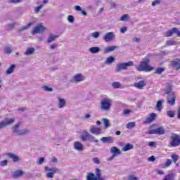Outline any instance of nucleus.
I'll return each instance as SVG.
<instances>
[{
    "label": "nucleus",
    "mask_w": 180,
    "mask_h": 180,
    "mask_svg": "<svg viewBox=\"0 0 180 180\" xmlns=\"http://www.w3.org/2000/svg\"><path fill=\"white\" fill-rule=\"evenodd\" d=\"M103 39L106 43H109V41H112L116 39V35L113 32H108L103 36Z\"/></svg>",
    "instance_id": "10"
},
{
    "label": "nucleus",
    "mask_w": 180,
    "mask_h": 180,
    "mask_svg": "<svg viewBox=\"0 0 180 180\" xmlns=\"http://www.w3.org/2000/svg\"><path fill=\"white\" fill-rule=\"evenodd\" d=\"M120 83L117 82H114L112 83V88H115V89H117L118 88H120Z\"/></svg>",
    "instance_id": "41"
},
{
    "label": "nucleus",
    "mask_w": 180,
    "mask_h": 180,
    "mask_svg": "<svg viewBox=\"0 0 180 180\" xmlns=\"http://www.w3.org/2000/svg\"><path fill=\"white\" fill-rule=\"evenodd\" d=\"M120 20H121V22H127V20H129V15H127V14L123 15L120 18Z\"/></svg>",
    "instance_id": "40"
},
{
    "label": "nucleus",
    "mask_w": 180,
    "mask_h": 180,
    "mask_svg": "<svg viewBox=\"0 0 180 180\" xmlns=\"http://www.w3.org/2000/svg\"><path fill=\"white\" fill-rule=\"evenodd\" d=\"M110 153H112V155L110 158V161H112V160H113V158H115V157H116V155H120L122 152L120 150L119 148H117V147L113 146L110 149Z\"/></svg>",
    "instance_id": "13"
},
{
    "label": "nucleus",
    "mask_w": 180,
    "mask_h": 180,
    "mask_svg": "<svg viewBox=\"0 0 180 180\" xmlns=\"http://www.w3.org/2000/svg\"><path fill=\"white\" fill-rule=\"evenodd\" d=\"M86 179L87 180H91V172L87 173Z\"/></svg>",
    "instance_id": "63"
},
{
    "label": "nucleus",
    "mask_w": 180,
    "mask_h": 180,
    "mask_svg": "<svg viewBox=\"0 0 180 180\" xmlns=\"http://www.w3.org/2000/svg\"><path fill=\"white\" fill-rule=\"evenodd\" d=\"M120 33H126L127 32V27H122L120 30Z\"/></svg>",
    "instance_id": "55"
},
{
    "label": "nucleus",
    "mask_w": 180,
    "mask_h": 180,
    "mask_svg": "<svg viewBox=\"0 0 180 180\" xmlns=\"http://www.w3.org/2000/svg\"><path fill=\"white\" fill-rule=\"evenodd\" d=\"M180 60L179 59H176V60H173L172 62V65L173 67H175V68L176 70H180V64H179Z\"/></svg>",
    "instance_id": "28"
},
{
    "label": "nucleus",
    "mask_w": 180,
    "mask_h": 180,
    "mask_svg": "<svg viewBox=\"0 0 180 180\" xmlns=\"http://www.w3.org/2000/svg\"><path fill=\"white\" fill-rule=\"evenodd\" d=\"M176 44V41L174 40H168L166 41V46L168 47L169 46H175Z\"/></svg>",
    "instance_id": "37"
},
{
    "label": "nucleus",
    "mask_w": 180,
    "mask_h": 180,
    "mask_svg": "<svg viewBox=\"0 0 180 180\" xmlns=\"http://www.w3.org/2000/svg\"><path fill=\"white\" fill-rule=\"evenodd\" d=\"M174 29H176V31H174V33H176L178 37H180V31L178 30V28L174 27Z\"/></svg>",
    "instance_id": "61"
},
{
    "label": "nucleus",
    "mask_w": 180,
    "mask_h": 180,
    "mask_svg": "<svg viewBox=\"0 0 180 180\" xmlns=\"http://www.w3.org/2000/svg\"><path fill=\"white\" fill-rule=\"evenodd\" d=\"M112 108V99L109 98H105L101 101L100 109L101 110H105V112H109Z\"/></svg>",
    "instance_id": "3"
},
{
    "label": "nucleus",
    "mask_w": 180,
    "mask_h": 180,
    "mask_svg": "<svg viewBox=\"0 0 180 180\" xmlns=\"http://www.w3.org/2000/svg\"><path fill=\"white\" fill-rule=\"evenodd\" d=\"M15 22L8 24L7 26H6L7 30H12V29H13V27H15Z\"/></svg>",
    "instance_id": "44"
},
{
    "label": "nucleus",
    "mask_w": 180,
    "mask_h": 180,
    "mask_svg": "<svg viewBox=\"0 0 180 180\" xmlns=\"http://www.w3.org/2000/svg\"><path fill=\"white\" fill-rule=\"evenodd\" d=\"M58 36L57 35H50L47 39V43H51L52 41H56V39H57Z\"/></svg>",
    "instance_id": "34"
},
{
    "label": "nucleus",
    "mask_w": 180,
    "mask_h": 180,
    "mask_svg": "<svg viewBox=\"0 0 180 180\" xmlns=\"http://www.w3.org/2000/svg\"><path fill=\"white\" fill-rule=\"evenodd\" d=\"M75 11H82V8L81 6H76L75 7Z\"/></svg>",
    "instance_id": "62"
},
{
    "label": "nucleus",
    "mask_w": 180,
    "mask_h": 180,
    "mask_svg": "<svg viewBox=\"0 0 180 180\" xmlns=\"http://www.w3.org/2000/svg\"><path fill=\"white\" fill-rule=\"evenodd\" d=\"M11 53H12V49H11V48H9V47H6L5 53L6 54H11Z\"/></svg>",
    "instance_id": "54"
},
{
    "label": "nucleus",
    "mask_w": 180,
    "mask_h": 180,
    "mask_svg": "<svg viewBox=\"0 0 180 180\" xmlns=\"http://www.w3.org/2000/svg\"><path fill=\"white\" fill-rule=\"evenodd\" d=\"M127 180H139V178H137L134 175H129V176H128Z\"/></svg>",
    "instance_id": "48"
},
{
    "label": "nucleus",
    "mask_w": 180,
    "mask_h": 180,
    "mask_svg": "<svg viewBox=\"0 0 180 180\" xmlns=\"http://www.w3.org/2000/svg\"><path fill=\"white\" fill-rule=\"evenodd\" d=\"M23 175V171L22 170H17L13 172V178H19V176H22Z\"/></svg>",
    "instance_id": "30"
},
{
    "label": "nucleus",
    "mask_w": 180,
    "mask_h": 180,
    "mask_svg": "<svg viewBox=\"0 0 180 180\" xmlns=\"http://www.w3.org/2000/svg\"><path fill=\"white\" fill-rule=\"evenodd\" d=\"M127 129H133L134 127H136V123L134 122H129L126 125Z\"/></svg>",
    "instance_id": "39"
},
{
    "label": "nucleus",
    "mask_w": 180,
    "mask_h": 180,
    "mask_svg": "<svg viewBox=\"0 0 180 180\" xmlns=\"http://www.w3.org/2000/svg\"><path fill=\"white\" fill-rule=\"evenodd\" d=\"M148 134H158L159 136H162V134H165V129L164 127H160L155 129L150 130Z\"/></svg>",
    "instance_id": "9"
},
{
    "label": "nucleus",
    "mask_w": 180,
    "mask_h": 180,
    "mask_svg": "<svg viewBox=\"0 0 180 180\" xmlns=\"http://www.w3.org/2000/svg\"><path fill=\"white\" fill-rule=\"evenodd\" d=\"M15 123V120L13 118H5L4 120L0 122V130L5 129L7 126H11Z\"/></svg>",
    "instance_id": "8"
},
{
    "label": "nucleus",
    "mask_w": 180,
    "mask_h": 180,
    "mask_svg": "<svg viewBox=\"0 0 180 180\" xmlns=\"http://www.w3.org/2000/svg\"><path fill=\"white\" fill-rule=\"evenodd\" d=\"M160 4H161V1L155 0L152 2V6H155V5H160Z\"/></svg>",
    "instance_id": "53"
},
{
    "label": "nucleus",
    "mask_w": 180,
    "mask_h": 180,
    "mask_svg": "<svg viewBox=\"0 0 180 180\" xmlns=\"http://www.w3.org/2000/svg\"><path fill=\"white\" fill-rule=\"evenodd\" d=\"M19 2H22V0H8V4H19Z\"/></svg>",
    "instance_id": "50"
},
{
    "label": "nucleus",
    "mask_w": 180,
    "mask_h": 180,
    "mask_svg": "<svg viewBox=\"0 0 180 180\" xmlns=\"http://www.w3.org/2000/svg\"><path fill=\"white\" fill-rule=\"evenodd\" d=\"M35 49L33 47H29L27 49L26 51L24 53L25 56H32L34 54Z\"/></svg>",
    "instance_id": "23"
},
{
    "label": "nucleus",
    "mask_w": 180,
    "mask_h": 180,
    "mask_svg": "<svg viewBox=\"0 0 180 180\" xmlns=\"http://www.w3.org/2000/svg\"><path fill=\"white\" fill-rule=\"evenodd\" d=\"M167 116H169V117H175V111L174 110L167 111Z\"/></svg>",
    "instance_id": "42"
},
{
    "label": "nucleus",
    "mask_w": 180,
    "mask_h": 180,
    "mask_svg": "<svg viewBox=\"0 0 180 180\" xmlns=\"http://www.w3.org/2000/svg\"><path fill=\"white\" fill-rule=\"evenodd\" d=\"M16 69V65L12 64L6 71V74L7 75H9L10 74H12L13 71Z\"/></svg>",
    "instance_id": "21"
},
{
    "label": "nucleus",
    "mask_w": 180,
    "mask_h": 180,
    "mask_svg": "<svg viewBox=\"0 0 180 180\" xmlns=\"http://www.w3.org/2000/svg\"><path fill=\"white\" fill-rule=\"evenodd\" d=\"M134 86L135 88H137L138 89H143L144 86H146V82L141 80L139 81V82H136L134 84Z\"/></svg>",
    "instance_id": "20"
},
{
    "label": "nucleus",
    "mask_w": 180,
    "mask_h": 180,
    "mask_svg": "<svg viewBox=\"0 0 180 180\" xmlns=\"http://www.w3.org/2000/svg\"><path fill=\"white\" fill-rule=\"evenodd\" d=\"M91 180H105L103 177H102L101 169L96 168L95 173H91Z\"/></svg>",
    "instance_id": "7"
},
{
    "label": "nucleus",
    "mask_w": 180,
    "mask_h": 180,
    "mask_svg": "<svg viewBox=\"0 0 180 180\" xmlns=\"http://www.w3.org/2000/svg\"><path fill=\"white\" fill-rule=\"evenodd\" d=\"M172 164V160L171 159H167L166 163H165V167H169Z\"/></svg>",
    "instance_id": "58"
},
{
    "label": "nucleus",
    "mask_w": 180,
    "mask_h": 180,
    "mask_svg": "<svg viewBox=\"0 0 180 180\" xmlns=\"http://www.w3.org/2000/svg\"><path fill=\"white\" fill-rule=\"evenodd\" d=\"M57 47H58V45L54 43L50 46L49 49H51V50H55V49H57Z\"/></svg>",
    "instance_id": "51"
},
{
    "label": "nucleus",
    "mask_w": 180,
    "mask_h": 180,
    "mask_svg": "<svg viewBox=\"0 0 180 180\" xmlns=\"http://www.w3.org/2000/svg\"><path fill=\"white\" fill-rule=\"evenodd\" d=\"M123 115H130V110H124Z\"/></svg>",
    "instance_id": "60"
},
{
    "label": "nucleus",
    "mask_w": 180,
    "mask_h": 180,
    "mask_svg": "<svg viewBox=\"0 0 180 180\" xmlns=\"http://www.w3.org/2000/svg\"><path fill=\"white\" fill-rule=\"evenodd\" d=\"M165 71V68H158L155 72V74H162Z\"/></svg>",
    "instance_id": "38"
},
{
    "label": "nucleus",
    "mask_w": 180,
    "mask_h": 180,
    "mask_svg": "<svg viewBox=\"0 0 180 180\" xmlns=\"http://www.w3.org/2000/svg\"><path fill=\"white\" fill-rule=\"evenodd\" d=\"M44 30H46V27H44L42 24H39L37 27H34L32 31V34L43 33Z\"/></svg>",
    "instance_id": "11"
},
{
    "label": "nucleus",
    "mask_w": 180,
    "mask_h": 180,
    "mask_svg": "<svg viewBox=\"0 0 180 180\" xmlns=\"http://www.w3.org/2000/svg\"><path fill=\"white\" fill-rule=\"evenodd\" d=\"M101 141L106 144H112L115 141V138L112 136H104L101 139Z\"/></svg>",
    "instance_id": "16"
},
{
    "label": "nucleus",
    "mask_w": 180,
    "mask_h": 180,
    "mask_svg": "<svg viewBox=\"0 0 180 180\" xmlns=\"http://www.w3.org/2000/svg\"><path fill=\"white\" fill-rule=\"evenodd\" d=\"M155 117H157V114L151 113L150 116L146 119L145 123H152V122H154V120H155Z\"/></svg>",
    "instance_id": "19"
},
{
    "label": "nucleus",
    "mask_w": 180,
    "mask_h": 180,
    "mask_svg": "<svg viewBox=\"0 0 180 180\" xmlns=\"http://www.w3.org/2000/svg\"><path fill=\"white\" fill-rule=\"evenodd\" d=\"M6 155L13 160V162H19V161H20L19 156L12 153H6Z\"/></svg>",
    "instance_id": "15"
},
{
    "label": "nucleus",
    "mask_w": 180,
    "mask_h": 180,
    "mask_svg": "<svg viewBox=\"0 0 180 180\" xmlns=\"http://www.w3.org/2000/svg\"><path fill=\"white\" fill-rule=\"evenodd\" d=\"M176 31V30L175 29V27H173L172 30L167 31L165 33V37H171V36H172V34H174V33H175Z\"/></svg>",
    "instance_id": "25"
},
{
    "label": "nucleus",
    "mask_w": 180,
    "mask_h": 180,
    "mask_svg": "<svg viewBox=\"0 0 180 180\" xmlns=\"http://www.w3.org/2000/svg\"><path fill=\"white\" fill-rule=\"evenodd\" d=\"M33 25H34V21L28 23V24L27 25V26L21 27L19 29V32H23V31H25V30H26L27 29V27H30V26H33Z\"/></svg>",
    "instance_id": "32"
},
{
    "label": "nucleus",
    "mask_w": 180,
    "mask_h": 180,
    "mask_svg": "<svg viewBox=\"0 0 180 180\" xmlns=\"http://www.w3.org/2000/svg\"><path fill=\"white\" fill-rule=\"evenodd\" d=\"M175 101H176V96L174 93H170L167 94V103L174 106L175 105Z\"/></svg>",
    "instance_id": "12"
},
{
    "label": "nucleus",
    "mask_w": 180,
    "mask_h": 180,
    "mask_svg": "<svg viewBox=\"0 0 180 180\" xmlns=\"http://www.w3.org/2000/svg\"><path fill=\"white\" fill-rule=\"evenodd\" d=\"M165 94H167V95H169V94H174V92H172V85L169 84H166Z\"/></svg>",
    "instance_id": "27"
},
{
    "label": "nucleus",
    "mask_w": 180,
    "mask_h": 180,
    "mask_svg": "<svg viewBox=\"0 0 180 180\" xmlns=\"http://www.w3.org/2000/svg\"><path fill=\"white\" fill-rule=\"evenodd\" d=\"M58 108H64L65 106V104L67 103V101L64 98H61L60 97L58 98Z\"/></svg>",
    "instance_id": "22"
},
{
    "label": "nucleus",
    "mask_w": 180,
    "mask_h": 180,
    "mask_svg": "<svg viewBox=\"0 0 180 180\" xmlns=\"http://www.w3.org/2000/svg\"><path fill=\"white\" fill-rule=\"evenodd\" d=\"M41 9H43V4H41L40 6L36 7L35 13H39Z\"/></svg>",
    "instance_id": "49"
},
{
    "label": "nucleus",
    "mask_w": 180,
    "mask_h": 180,
    "mask_svg": "<svg viewBox=\"0 0 180 180\" xmlns=\"http://www.w3.org/2000/svg\"><path fill=\"white\" fill-rule=\"evenodd\" d=\"M162 103H164V100H160L157 102L156 108L157 110H161V107L162 106Z\"/></svg>",
    "instance_id": "35"
},
{
    "label": "nucleus",
    "mask_w": 180,
    "mask_h": 180,
    "mask_svg": "<svg viewBox=\"0 0 180 180\" xmlns=\"http://www.w3.org/2000/svg\"><path fill=\"white\" fill-rule=\"evenodd\" d=\"M172 159L173 160V162L175 163L178 160H179V156L176 154L172 155Z\"/></svg>",
    "instance_id": "43"
},
{
    "label": "nucleus",
    "mask_w": 180,
    "mask_h": 180,
    "mask_svg": "<svg viewBox=\"0 0 180 180\" xmlns=\"http://www.w3.org/2000/svg\"><path fill=\"white\" fill-rule=\"evenodd\" d=\"M45 172H46V177L53 179L54 178L55 174H60L61 172V170L57 167H44Z\"/></svg>",
    "instance_id": "4"
},
{
    "label": "nucleus",
    "mask_w": 180,
    "mask_h": 180,
    "mask_svg": "<svg viewBox=\"0 0 180 180\" xmlns=\"http://www.w3.org/2000/svg\"><path fill=\"white\" fill-rule=\"evenodd\" d=\"M148 161H150L151 162H154V161H155V157H154V156H150V157L148 158Z\"/></svg>",
    "instance_id": "59"
},
{
    "label": "nucleus",
    "mask_w": 180,
    "mask_h": 180,
    "mask_svg": "<svg viewBox=\"0 0 180 180\" xmlns=\"http://www.w3.org/2000/svg\"><path fill=\"white\" fill-rule=\"evenodd\" d=\"M81 81H84V76L80 73L75 75L73 78L70 79L72 84H75V82H81Z\"/></svg>",
    "instance_id": "14"
},
{
    "label": "nucleus",
    "mask_w": 180,
    "mask_h": 180,
    "mask_svg": "<svg viewBox=\"0 0 180 180\" xmlns=\"http://www.w3.org/2000/svg\"><path fill=\"white\" fill-rule=\"evenodd\" d=\"M111 8L112 9H115V8H116V4L115 3H111Z\"/></svg>",
    "instance_id": "64"
},
{
    "label": "nucleus",
    "mask_w": 180,
    "mask_h": 180,
    "mask_svg": "<svg viewBox=\"0 0 180 180\" xmlns=\"http://www.w3.org/2000/svg\"><path fill=\"white\" fill-rule=\"evenodd\" d=\"M116 49H119V46H110L105 49L104 53H110L112 51H114V50H116Z\"/></svg>",
    "instance_id": "24"
},
{
    "label": "nucleus",
    "mask_w": 180,
    "mask_h": 180,
    "mask_svg": "<svg viewBox=\"0 0 180 180\" xmlns=\"http://www.w3.org/2000/svg\"><path fill=\"white\" fill-rule=\"evenodd\" d=\"M101 131H102L101 128L94 127L91 129V133L93 134H101Z\"/></svg>",
    "instance_id": "26"
},
{
    "label": "nucleus",
    "mask_w": 180,
    "mask_h": 180,
    "mask_svg": "<svg viewBox=\"0 0 180 180\" xmlns=\"http://www.w3.org/2000/svg\"><path fill=\"white\" fill-rule=\"evenodd\" d=\"M43 162H44V158H39V162H37V164L38 165H41V164H43Z\"/></svg>",
    "instance_id": "52"
},
{
    "label": "nucleus",
    "mask_w": 180,
    "mask_h": 180,
    "mask_svg": "<svg viewBox=\"0 0 180 180\" xmlns=\"http://www.w3.org/2000/svg\"><path fill=\"white\" fill-rule=\"evenodd\" d=\"M20 126V123L18 122L11 127V131L14 136H25L30 133V131L27 129H19Z\"/></svg>",
    "instance_id": "2"
},
{
    "label": "nucleus",
    "mask_w": 180,
    "mask_h": 180,
    "mask_svg": "<svg viewBox=\"0 0 180 180\" xmlns=\"http://www.w3.org/2000/svg\"><path fill=\"white\" fill-rule=\"evenodd\" d=\"M137 71H145V72H149V71H153L154 68L150 65V58L146 57L142 59L140 65L136 67Z\"/></svg>",
    "instance_id": "1"
},
{
    "label": "nucleus",
    "mask_w": 180,
    "mask_h": 180,
    "mask_svg": "<svg viewBox=\"0 0 180 180\" xmlns=\"http://www.w3.org/2000/svg\"><path fill=\"white\" fill-rule=\"evenodd\" d=\"M92 161L94 162V164H99L101 162V160H99V158H94Z\"/></svg>",
    "instance_id": "56"
},
{
    "label": "nucleus",
    "mask_w": 180,
    "mask_h": 180,
    "mask_svg": "<svg viewBox=\"0 0 180 180\" xmlns=\"http://www.w3.org/2000/svg\"><path fill=\"white\" fill-rule=\"evenodd\" d=\"M170 146L172 147H178L180 145V136L176 134H172Z\"/></svg>",
    "instance_id": "6"
},
{
    "label": "nucleus",
    "mask_w": 180,
    "mask_h": 180,
    "mask_svg": "<svg viewBox=\"0 0 180 180\" xmlns=\"http://www.w3.org/2000/svg\"><path fill=\"white\" fill-rule=\"evenodd\" d=\"M0 165H1V167H5V166L8 165V160H5L1 161L0 162Z\"/></svg>",
    "instance_id": "57"
},
{
    "label": "nucleus",
    "mask_w": 180,
    "mask_h": 180,
    "mask_svg": "<svg viewBox=\"0 0 180 180\" xmlns=\"http://www.w3.org/2000/svg\"><path fill=\"white\" fill-rule=\"evenodd\" d=\"M132 65H134V63L133 61L119 63L116 65L115 71L116 72H120V71L127 70L128 67H132Z\"/></svg>",
    "instance_id": "5"
},
{
    "label": "nucleus",
    "mask_w": 180,
    "mask_h": 180,
    "mask_svg": "<svg viewBox=\"0 0 180 180\" xmlns=\"http://www.w3.org/2000/svg\"><path fill=\"white\" fill-rule=\"evenodd\" d=\"M68 20L70 23H74L75 18L72 15H70L68 16Z\"/></svg>",
    "instance_id": "45"
},
{
    "label": "nucleus",
    "mask_w": 180,
    "mask_h": 180,
    "mask_svg": "<svg viewBox=\"0 0 180 180\" xmlns=\"http://www.w3.org/2000/svg\"><path fill=\"white\" fill-rule=\"evenodd\" d=\"M74 148L76 151H84V145L79 141H75L74 143Z\"/></svg>",
    "instance_id": "17"
},
{
    "label": "nucleus",
    "mask_w": 180,
    "mask_h": 180,
    "mask_svg": "<svg viewBox=\"0 0 180 180\" xmlns=\"http://www.w3.org/2000/svg\"><path fill=\"white\" fill-rule=\"evenodd\" d=\"M112 63H115V58L113 56H110L105 60L104 64L109 65L112 64Z\"/></svg>",
    "instance_id": "31"
},
{
    "label": "nucleus",
    "mask_w": 180,
    "mask_h": 180,
    "mask_svg": "<svg viewBox=\"0 0 180 180\" xmlns=\"http://www.w3.org/2000/svg\"><path fill=\"white\" fill-rule=\"evenodd\" d=\"M101 51V48L99 47H91V53L93 54H96L97 53H99Z\"/></svg>",
    "instance_id": "36"
},
{
    "label": "nucleus",
    "mask_w": 180,
    "mask_h": 180,
    "mask_svg": "<svg viewBox=\"0 0 180 180\" xmlns=\"http://www.w3.org/2000/svg\"><path fill=\"white\" fill-rule=\"evenodd\" d=\"M102 120L103 121L104 129H108V127H110V122L109 120H108L106 118H103Z\"/></svg>",
    "instance_id": "33"
},
{
    "label": "nucleus",
    "mask_w": 180,
    "mask_h": 180,
    "mask_svg": "<svg viewBox=\"0 0 180 180\" xmlns=\"http://www.w3.org/2000/svg\"><path fill=\"white\" fill-rule=\"evenodd\" d=\"M80 140H82V141H88V140H89V132L83 131L80 135Z\"/></svg>",
    "instance_id": "18"
},
{
    "label": "nucleus",
    "mask_w": 180,
    "mask_h": 180,
    "mask_svg": "<svg viewBox=\"0 0 180 180\" xmlns=\"http://www.w3.org/2000/svg\"><path fill=\"white\" fill-rule=\"evenodd\" d=\"M134 146L131 143H127L125 146L122 148V151H129V150H133Z\"/></svg>",
    "instance_id": "29"
},
{
    "label": "nucleus",
    "mask_w": 180,
    "mask_h": 180,
    "mask_svg": "<svg viewBox=\"0 0 180 180\" xmlns=\"http://www.w3.org/2000/svg\"><path fill=\"white\" fill-rule=\"evenodd\" d=\"M100 35L101 32H95L92 33V37H94V39H98V37H99Z\"/></svg>",
    "instance_id": "46"
},
{
    "label": "nucleus",
    "mask_w": 180,
    "mask_h": 180,
    "mask_svg": "<svg viewBox=\"0 0 180 180\" xmlns=\"http://www.w3.org/2000/svg\"><path fill=\"white\" fill-rule=\"evenodd\" d=\"M43 89H44L46 92H52L53 88L49 87L48 86H44Z\"/></svg>",
    "instance_id": "47"
}]
</instances>
